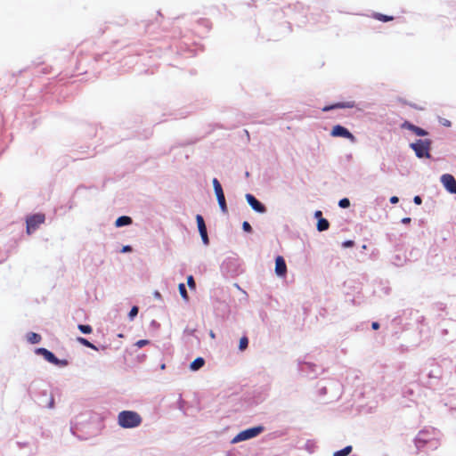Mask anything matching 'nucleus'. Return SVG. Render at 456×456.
Returning a JSON list of instances; mask_svg holds the SVG:
<instances>
[{
  "label": "nucleus",
  "mask_w": 456,
  "mask_h": 456,
  "mask_svg": "<svg viewBox=\"0 0 456 456\" xmlns=\"http://www.w3.org/2000/svg\"><path fill=\"white\" fill-rule=\"evenodd\" d=\"M150 342L149 340L147 339H141V340H138L136 343H135V346H138L139 348L148 345Z\"/></svg>",
  "instance_id": "28"
},
{
  "label": "nucleus",
  "mask_w": 456,
  "mask_h": 456,
  "mask_svg": "<svg viewBox=\"0 0 456 456\" xmlns=\"http://www.w3.org/2000/svg\"><path fill=\"white\" fill-rule=\"evenodd\" d=\"M275 273L278 276H285L287 273V265L281 256H278L275 259Z\"/></svg>",
  "instance_id": "10"
},
{
  "label": "nucleus",
  "mask_w": 456,
  "mask_h": 456,
  "mask_svg": "<svg viewBox=\"0 0 456 456\" xmlns=\"http://www.w3.org/2000/svg\"><path fill=\"white\" fill-rule=\"evenodd\" d=\"M371 327L373 330H378L379 328V324L377 322H372Z\"/></svg>",
  "instance_id": "34"
},
{
  "label": "nucleus",
  "mask_w": 456,
  "mask_h": 456,
  "mask_svg": "<svg viewBox=\"0 0 456 456\" xmlns=\"http://www.w3.org/2000/svg\"><path fill=\"white\" fill-rule=\"evenodd\" d=\"M322 211H321V210H317V211L315 212V214H314V216H315L316 218H319V219H320V218H322Z\"/></svg>",
  "instance_id": "33"
},
{
  "label": "nucleus",
  "mask_w": 456,
  "mask_h": 456,
  "mask_svg": "<svg viewBox=\"0 0 456 456\" xmlns=\"http://www.w3.org/2000/svg\"><path fill=\"white\" fill-rule=\"evenodd\" d=\"M45 221V216L42 213H37L27 217V233L31 234Z\"/></svg>",
  "instance_id": "2"
},
{
  "label": "nucleus",
  "mask_w": 456,
  "mask_h": 456,
  "mask_svg": "<svg viewBox=\"0 0 456 456\" xmlns=\"http://www.w3.org/2000/svg\"><path fill=\"white\" fill-rule=\"evenodd\" d=\"M354 102H338V103H335L333 105H330V106H325L322 108V110L323 111H329V110H331L333 109H350V108H354Z\"/></svg>",
  "instance_id": "12"
},
{
  "label": "nucleus",
  "mask_w": 456,
  "mask_h": 456,
  "mask_svg": "<svg viewBox=\"0 0 456 456\" xmlns=\"http://www.w3.org/2000/svg\"><path fill=\"white\" fill-rule=\"evenodd\" d=\"M200 236H201V239H202L203 243H204L205 245H208V242H209L208 236V232H205V233H201V234H200Z\"/></svg>",
  "instance_id": "29"
},
{
  "label": "nucleus",
  "mask_w": 456,
  "mask_h": 456,
  "mask_svg": "<svg viewBox=\"0 0 456 456\" xmlns=\"http://www.w3.org/2000/svg\"><path fill=\"white\" fill-rule=\"evenodd\" d=\"M205 364V360L202 357L196 358L190 365L191 370H198Z\"/></svg>",
  "instance_id": "14"
},
{
  "label": "nucleus",
  "mask_w": 456,
  "mask_h": 456,
  "mask_svg": "<svg viewBox=\"0 0 456 456\" xmlns=\"http://www.w3.org/2000/svg\"><path fill=\"white\" fill-rule=\"evenodd\" d=\"M248 339L246 336L240 338V344H239V349L240 351L245 350L248 347Z\"/></svg>",
  "instance_id": "23"
},
{
  "label": "nucleus",
  "mask_w": 456,
  "mask_h": 456,
  "mask_svg": "<svg viewBox=\"0 0 456 456\" xmlns=\"http://www.w3.org/2000/svg\"><path fill=\"white\" fill-rule=\"evenodd\" d=\"M121 251L122 252H130V251H132V248L130 246H124Z\"/></svg>",
  "instance_id": "32"
},
{
  "label": "nucleus",
  "mask_w": 456,
  "mask_h": 456,
  "mask_svg": "<svg viewBox=\"0 0 456 456\" xmlns=\"http://www.w3.org/2000/svg\"><path fill=\"white\" fill-rule=\"evenodd\" d=\"M411 222V218L410 217H404L402 219V223L403 224H409Z\"/></svg>",
  "instance_id": "35"
},
{
  "label": "nucleus",
  "mask_w": 456,
  "mask_h": 456,
  "mask_svg": "<svg viewBox=\"0 0 456 456\" xmlns=\"http://www.w3.org/2000/svg\"><path fill=\"white\" fill-rule=\"evenodd\" d=\"M354 245V241L353 240H346L343 243V246L347 248V247H352Z\"/></svg>",
  "instance_id": "30"
},
{
  "label": "nucleus",
  "mask_w": 456,
  "mask_h": 456,
  "mask_svg": "<svg viewBox=\"0 0 456 456\" xmlns=\"http://www.w3.org/2000/svg\"><path fill=\"white\" fill-rule=\"evenodd\" d=\"M418 158H429L430 142L428 140H418L411 144Z\"/></svg>",
  "instance_id": "3"
},
{
  "label": "nucleus",
  "mask_w": 456,
  "mask_h": 456,
  "mask_svg": "<svg viewBox=\"0 0 456 456\" xmlns=\"http://www.w3.org/2000/svg\"><path fill=\"white\" fill-rule=\"evenodd\" d=\"M68 364V362L66 360H60L59 365L65 366Z\"/></svg>",
  "instance_id": "37"
},
{
  "label": "nucleus",
  "mask_w": 456,
  "mask_h": 456,
  "mask_svg": "<svg viewBox=\"0 0 456 456\" xmlns=\"http://www.w3.org/2000/svg\"><path fill=\"white\" fill-rule=\"evenodd\" d=\"M246 200L248 201V203L249 204V206L256 212L258 213H265L266 211V208L259 201L257 200L255 196H253L252 194H246Z\"/></svg>",
  "instance_id": "8"
},
{
  "label": "nucleus",
  "mask_w": 456,
  "mask_h": 456,
  "mask_svg": "<svg viewBox=\"0 0 456 456\" xmlns=\"http://www.w3.org/2000/svg\"><path fill=\"white\" fill-rule=\"evenodd\" d=\"M330 135L333 137H344L350 140L353 142H355L354 135L351 132H349L346 127L340 125L333 126L330 132Z\"/></svg>",
  "instance_id": "6"
},
{
  "label": "nucleus",
  "mask_w": 456,
  "mask_h": 456,
  "mask_svg": "<svg viewBox=\"0 0 456 456\" xmlns=\"http://www.w3.org/2000/svg\"><path fill=\"white\" fill-rule=\"evenodd\" d=\"M27 338L31 344H37L41 341V336L35 332L28 333Z\"/></svg>",
  "instance_id": "17"
},
{
  "label": "nucleus",
  "mask_w": 456,
  "mask_h": 456,
  "mask_svg": "<svg viewBox=\"0 0 456 456\" xmlns=\"http://www.w3.org/2000/svg\"><path fill=\"white\" fill-rule=\"evenodd\" d=\"M196 221H197L200 234L207 232V227H206L205 221H204L202 216L197 215Z\"/></svg>",
  "instance_id": "15"
},
{
  "label": "nucleus",
  "mask_w": 456,
  "mask_h": 456,
  "mask_svg": "<svg viewBox=\"0 0 456 456\" xmlns=\"http://www.w3.org/2000/svg\"><path fill=\"white\" fill-rule=\"evenodd\" d=\"M242 228H243V230H244L245 232H252V227H251V225L249 224V223H248V222H247V221L243 222V224H242Z\"/></svg>",
  "instance_id": "27"
},
{
  "label": "nucleus",
  "mask_w": 456,
  "mask_h": 456,
  "mask_svg": "<svg viewBox=\"0 0 456 456\" xmlns=\"http://www.w3.org/2000/svg\"><path fill=\"white\" fill-rule=\"evenodd\" d=\"M165 367H166V366H165V364H162V365H161V369H162V370H163V369H165Z\"/></svg>",
  "instance_id": "40"
},
{
  "label": "nucleus",
  "mask_w": 456,
  "mask_h": 456,
  "mask_svg": "<svg viewBox=\"0 0 456 456\" xmlns=\"http://www.w3.org/2000/svg\"><path fill=\"white\" fill-rule=\"evenodd\" d=\"M330 227V223L327 219L325 218H320L318 220V223H317V230L319 232H323V231H326L328 230Z\"/></svg>",
  "instance_id": "16"
},
{
  "label": "nucleus",
  "mask_w": 456,
  "mask_h": 456,
  "mask_svg": "<svg viewBox=\"0 0 456 456\" xmlns=\"http://www.w3.org/2000/svg\"><path fill=\"white\" fill-rule=\"evenodd\" d=\"M352 452V446L348 445L334 453L333 456H347Z\"/></svg>",
  "instance_id": "20"
},
{
  "label": "nucleus",
  "mask_w": 456,
  "mask_h": 456,
  "mask_svg": "<svg viewBox=\"0 0 456 456\" xmlns=\"http://www.w3.org/2000/svg\"><path fill=\"white\" fill-rule=\"evenodd\" d=\"M441 183L449 192L456 194V180L453 175L450 174L443 175L441 176Z\"/></svg>",
  "instance_id": "7"
},
{
  "label": "nucleus",
  "mask_w": 456,
  "mask_h": 456,
  "mask_svg": "<svg viewBox=\"0 0 456 456\" xmlns=\"http://www.w3.org/2000/svg\"><path fill=\"white\" fill-rule=\"evenodd\" d=\"M77 328L84 334H90L93 331V329L90 325L79 324Z\"/></svg>",
  "instance_id": "22"
},
{
  "label": "nucleus",
  "mask_w": 456,
  "mask_h": 456,
  "mask_svg": "<svg viewBox=\"0 0 456 456\" xmlns=\"http://www.w3.org/2000/svg\"><path fill=\"white\" fill-rule=\"evenodd\" d=\"M402 127L412 131L418 136H425L428 134L427 131H425L421 127H419L408 121H405L402 125Z\"/></svg>",
  "instance_id": "11"
},
{
  "label": "nucleus",
  "mask_w": 456,
  "mask_h": 456,
  "mask_svg": "<svg viewBox=\"0 0 456 456\" xmlns=\"http://www.w3.org/2000/svg\"><path fill=\"white\" fill-rule=\"evenodd\" d=\"M264 431V427L258 426L251 428L245 429L240 432L233 439L232 443H238L245 441L253 437H256Z\"/></svg>",
  "instance_id": "4"
},
{
  "label": "nucleus",
  "mask_w": 456,
  "mask_h": 456,
  "mask_svg": "<svg viewBox=\"0 0 456 456\" xmlns=\"http://www.w3.org/2000/svg\"><path fill=\"white\" fill-rule=\"evenodd\" d=\"M138 314V307L133 306L128 314V317L130 320H133Z\"/></svg>",
  "instance_id": "26"
},
{
  "label": "nucleus",
  "mask_w": 456,
  "mask_h": 456,
  "mask_svg": "<svg viewBox=\"0 0 456 456\" xmlns=\"http://www.w3.org/2000/svg\"><path fill=\"white\" fill-rule=\"evenodd\" d=\"M36 353L37 354H40V355L44 356V358L47 362H51V363H53L54 365H59V363H60V360L52 352H50L46 348H43V347L37 348L36 350Z\"/></svg>",
  "instance_id": "9"
},
{
  "label": "nucleus",
  "mask_w": 456,
  "mask_h": 456,
  "mask_svg": "<svg viewBox=\"0 0 456 456\" xmlns=\"http://www.w3.org/2000/svg\"><path fill=\"white\" fill-rule=\"evenodd\" d=\"M413 200L417 205H420L422 202V200L419 196H415Z\"/></svg>",
  "instance_id": "31"
},
{
  "label": "nucleus",
  "mask_w": 456,
  "mask_h": 456,
  "mask_svg": "<svg viewBox=\"0 0 456 456\" xmlns=\"http://www.w3.org/2000/svg\"><path fill=\"white\" fill-rule=\"evenodd\" d=\"M178 288H179V292H180L182 297L185 301H188L189 300V296H188L185 285L183 283H180Z\"/></svg>",
  "instance_id": "21"
},
{
  "label": "nucleus",
  "mask_w": 456,
  "mask_h": 456,
  "mask_svg": "<svg viewBox=\"0 0 456 456\" xmlns=\"http://www.w3.org/2000/svg\"><path fill=\"white\" fill-rule=\"evenodd\" d=\"M53 403H54V400H53V397H51V399H50V403H49V407H50V408L53 407Z\"/></svg>",
  "instance_id": "38"
},
{
  "label": "nucleus",
  "mask_w": 456,
  "mask_h": 456,
  "mask_svg": "<svg viewBox=\"0 0 456 456\" xmlns=\"http://www.w3.org/2000/svg\"><path fill=\"white\" fill-rule=\"evenodd\" d=\"M212 183H213L215 193L216 195V199H217L219 207H220L222 212L225 214V213H227L228 210H227L225 197H224L221 183H219V181L216 178H214Z\"/></svg>",
  "instance_id": "5"
},
{
  "label": "nucleus",
  "mask_w": 456,
  "mask_h": 456,
  "mask_svg": "<svg viewBox=\"0 0 456 456\" xmlns=\"http://www.w3.org/2000/svg\"><path fill=\"white\" fill-rule=\"evenodd\" d=\"M131 224H132V218L129 216H122L118 217L115 222V225L117 227H121V226L128 225Z\"/></svg>",
  "instance_id": "13"
},
{
  "label": "nucleus",
  "mask_w": 456,
  "mask_h": 456,
  "mask_svg": "<svg viewBox=\"0 0 456 456\" xmlns=\"http://www.w3.org/2000/svg\"><path fill=\"white\" fill-rule=\"evenodd\" d=\"M390 201H391V203H397L398 202V198L396 196H393L390 199Z\"/></svg>",
  "instance_id": "36"
},
{
  "label": "nucleus",
  "mask_w": 456,
  "mask_h": 456,
  "mask_svg": "<svg viewBox=\"0 0 456 456\" xmlns=\"http://www.w3.org/2000/svg\"><path fill=\"white\" fill-rule=\"evenodd\" d=\"M338 206L342 208H348L350 206V201L347 198H344L339 200Z\"/></svg>",
  "instance_id": "25"
},
{
  "label": "nucleus",
  "mask_w": 456,
  "mask_h": 456,
  "mask_svg": "<svg viewBox=\"0 0 456 456\" xmlns=\"http://www.w3.org/2000/svg\"><path fill=\"white\" fill-rule=\"evenodd\" d=\"M187 284L191 290L196 289V283L192 275L187 277Z\"/></svg>",
  "instance_id": "24"
},
{
  "label": "nucleus",
  "mask_w": 456,
  "mask_h": 456,
  "mask_svg": "<svg viewBox=\"0 0 456 456\" xmlns=\"http://www.w3.org/2000/svg\"><path fill=\"white\" fill-rule=\"evenodd\" d=\"M77 341L79 344H81V345H83V346H86L88 348H91V349H94V350H98L97 347L94 344H92L90 341H88L85 338L78 337V338H77Z\"/></svg>",
  "instance_id": "18"
},
{
  "label": "nucleus",
  "mask_w": 456,
  "mask_h": 456,
  "mask_svg": "<svg viewBox=\"0 0 456 456\" xmlns=\"http://www.w3.org/2000/svg\"><path fill=\"white\" fill-rule=\"evenodd\" d=\"M373 17L379 20V21H383V22H387V21H391L394 20V17L393 16H388V15H385V14H382V13H379V12H376L373 14Z\"/></svg>",
  "instance_id": "19"
},
{
  "label": "nucleus",
  "mask_w": 456,
  "mask_h": 456,
  "mask_svg": "<svg viewBox=\"0 0 456 456\" xmlns=\"http://www.w3.org/2000/svg\"><path fill=\"white\" fill-rule=\"evenodd\" d=\"M154 296H155L156 298H160L161 297L160 293L159 291H155L154 292Z\"/></svg>",
  "instance_id": "39"
},
{
  "label": "nucleus",
  "mask_w": 456,
  "mask_h": 456,
  "mask_svg": "<svg viewBox=\"0 0 456 456\" xmlns=\"http://www.w3.org/2000/svg\"><path fill=\"white\" fill-rule=\"evenodd\" d=\"M118 423L124 428H133L141 425L142 417L133 411H123L118 413Z\"/></svg>",
  "instance_id": "1"
}]
</instances>
